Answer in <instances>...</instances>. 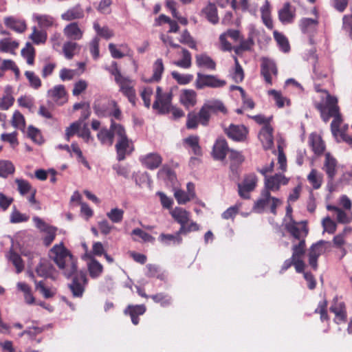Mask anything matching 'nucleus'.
Masks as SVG:
<instances>
[{"instance_id":"1","label":"nucleus","mask_w":352,"mask_h":352,"mask_svg":"<svg viewBox=\"0 0 352 352\" xmlns=\"http://www.w3.org/2000/svg\"><path fill=\"white\" fill-rule=\"evenodd\" d=\"M50 256L63 270L66 277L73 276L72 282L69 285L73 296L76 298L82 297L87 284L86 273L77 272L76 260L70 252L60 243L56 244L50 250Z\"/></svg>"},{"instance_id":"2","label":"nucleus","mask_w":352,"mask_h":352,"mask_svg":"<svg viewBox=\"0 0 352 352\" xmlns=\"http://www.w3.org/2000/svg\"><path fill=\"white\" fill-rule=\"evenodd\" d=\"M317 109L324 122H327L331 118L333 121L331 124V131L337 142H345L352 146V136L348 135L343 131H340L339 126L342 122V118L338 105V98L334 96L327 94L326 103L317 105Z\"/></svg>"},{"instance_id":"3","label":"nucleus","mask_w":352,"mask_h":352,"mask_svg":"<svg viewBox=\"0 0 352 352\" xmlns=\"http://www.w3.org/2000/svg\"><path fill=\"white\" fill-rule=\"evenodd\" d=\"M111 128L116 129V135L118 136V142L116 144L117 159L122 161L126 155L131 154L134 150L133 144L126 134L124 128L120 124L111 122Z\"/></svg>"},{"instance_id":"4","label":"nucleus","mask_w":352,"mask_h":352,"mask_svg":"<svg viewBox=\"0 0 352 352\" xmlns=\"http://www.w3.org/2000/svg\"><path fill=\"white\" fill-rule=\"evenodd\" d=\"M172 217L180 224L179 233H188L192 231H197L199 229V225L190 220V214L186 210L175 207L170 211Z\"/></svg>"},{"instance_id":"5","label":"nucleus","mask_w":352,"mask_h":352,"mask_svg":"<svg viewBox=\"0 0 352 352\" xmlns=\"http://www.w3.org/2000/svg\"><path fill=\"white\" fill-rule=\"evenodd\" d=\"M282 204V201L276 197L271 196V193L264 188L262 189L260 197L255 201L253 206L256 212H263L265 207L270 206L272 214H276V208Z\"/></svg>"},{"instance_id":"6","label":"nucleus","mask_w":352,"mask_h":352,"mask_svg":"<svg viewBox=\"0 0 352 352\" xmlns=\"http://www.w3.org/2000/svg\"><path fill=\"white\" fill-rule=\"evenodd\" d=\"M173 94L172 92L168 91L164 93L160 87L156 89L155 100L153 104V108L157 110L160 113H166L170 111L171 101Z\"/></svg>"},{"instance_id":"7","label":"nucleus","mask_w":352,"mask_h":352,"mask_svg":"<svg viewBox=\"0 0 352 352\" xmlns=\"http://www.w3.org/2000/svg\"><path fill=\"white\" fill-rule=\"evenodd\" d=\"M226 85L224 80L220 79L215 75L203 74L197 73L195 80V87L197 89H202L204 87L221 88Z\"/></svg>"},{"instance_id":"8","label":"nucleus","mask_w":352,"mask_h":352,"mask_svg":"<svg viewBox=\"0 0 352 352\" xmlns=\"http://www.w3.org/2000/svg\"><path fill=\"white\" fill-rule=\"evenodd\" d=\"M96 113L100 117L111 118V122L113 119L120 120L122 118V111L115 100L109 101L107 105L102 107H95Z\"/></svg>"},{"instance_id":"9","label":"nucleus","mask_w":352,"mask_h":352,"mask_svg":"<svg viewBox=\"0 0 352 352\" xmlns=\"http://www.w3.org/2000/svg\"><path fill=\"white\" fill-rule=\"evenodd\" d=\"M289 181V179L281 173H276L272 176H265L263 188L270 193L271 192H277L280 190L282 185H287Z\"/></svg>"},{"instance_id":"10","label":"nucleus","mask_w":352,"mask_h":352,"mask_svg":"<svg viewBox=\"0 0 352 352\" xmlns=\"http://www.w3.org/2000/svg\"><path fill=\"white\" fill-rule=\"evenodd\" d=\"M328 242L325 241H319L313 244L309 251V264L314 270H317L318 258L326 251Z\"/></svg>"},{"instance_id":"11","label":"nucleus","mask_w":352,"mask_h":352,"mask_svg":"<svg viewBox=\"0 0 352 352\" xmlns=\"http://www.w3.org/2000/svg\"><path fill=\"white\" fill-rule=\"evenodd\" d=\"M258 182L257 176L251 173L245 176L243 182L238 184L239 194L243 199L250 198V192L256 188Z\"/></svg>"},{"instance_id":"12","label":"nucleus","mask_w":352,"mask_h":352,"mask_svg":"<svg viewBox=\"0 0 352 352\" xmlns=\"http://www.w3.org/2000/svg\"><path fill=\"white\" fill-rule=\"evenodd\" d=\"M116 82L120 87V91L127 97L133 106L135 105L136 96L132 80L128 77L123 76Z\"/></svg>"},{"instance_id":"13","label":"nucleus","mask_w":352,"mask_h":352,"mask_svg":"<svg viewBox=\"0 0 352 352\" xmlns=\"http://www.w3.org/2000/svg\"><path fill=\"white\" fill-rule=\"evenodd\" d=\"M261 67V75L265 81L269 85H272V76H276L278 73L275 63L272 60L263 58Z\"/></svg>"},{"instance_id":"14","label":"nucleus","mask_w":352,"mask_h":352,"mask_svg":"<svg viewBox=\"0 0 352 352\" xmlns=\"http://www.w3.org/2000/svg\"><path fill=\"white\" fill-rule=\"evenodd\" d=\"M285 228L294 239H298L299 241L304 239L308 232L305 222H296L293 219L285 224Z\"/></svg>"},{"instance_id":"15","label":"nucleus","mask_w":352,"mask_h":352,"mask_svg":"<svg viewBox=\"0 0 352 352\" xmlns=\"http://www.w3.org/2000/svg\"><path fill=\"white\" fill-rule=\"evenodd\" d=\"M318 26L317 19L302 18L299 22V27L303 34L309 36V42L313 44V36L316 33Z\"/></svg>"},{"instance_id":"16","label":"nucleus","mask_w":352,"mask_h":352,"mask_svg":"<svg viewBox=\"0 0 352 352\" xmlns=\"http://www.w3.org/2000/svg\"><path fill=\"white\" fill-rule=\"evenodd\" d=\"M296 17V9L289 3H285L278 10V19L284 24L292 23Z\"/></svg>"},{"instance_id":"17","label":"nucleus","mask_w":352,"mask_h":352,"mask_svg":"<svg viewBox=\"0 0 352 352\" xmlns=\"http://www.w3.org/2000/svg\"><path fill=\"white\" fill-rule=\"evenodd\" d=\"M225 133L230 139L241 142L245 139L248 129L243 125L230 124L225 129Z\"/></svg>"},{"instance_id":"18","label":"nucleus","mask_w":352,"mask_h":352,"mask_svg":"<svg viewBox=\"0 0 352 352\" xmlns=\"http://www.w3.org/2000/svg\"><path fill=\"white\" fill-rule=\"evenodd\" d=\"M322 170L326 173L329 181L332 182L337 173L338 162L329 153L325 154Z\"/></svg>"},{"instance_id":"19","label":"nucleus","mask_w":352,"mask_h":352,"mask_svg":"<svg viewBox=\"0 0 352 352\" xmlns=\"http://www.w3.org/2000/svg\"><path fill=\"white\" fill-rule=\"evenodd\" d=\"M272 132V127L270 124H265L258 133V138L265 149L271 148L274 144Z\"/></svg>"},{"instance_id":"20","label":"nucleus","mask_w":352,"mask_h":352,"mask_svg":"<svg viewBox=\"0 0 352 352\" xmlns=\"http://www.w3.org/2000/svg\"><path fill=\"white\" fill-rule=\"evenodd\" d=\"M229 151L226 140L218 138L213 146L212 156L216 160H223Z\"/></svg>"},{"instance_id":"21","label":"nucleus","mask_w":352,"mask_h":352,"mask_svg":"<svg viewBox=\"0 0 352 352\" xmlns=\"http://www.w3.org/2000/svg\"><path fill=\"white\" fill-rule=\"evenodd\" d=\"M142 164L148 169L153 170L162 164V157L156 153H151L140 158Z\"/></svg>"},{"instance_id":"22","label":"nucleus","mask_w":352,"mask_h":352,"mask_svg":"<svg viewBox=\"0 0 352 352\" xmlns=\"http://www.w3.org/2000/svg\"><path fill=\"white\" fill-rule=\"evenodd\" d=\"M114 135H116V129L111 128V124L109 129L102 128L97 134V138L102 145L111 146L113 144Z\"/></svg>"},{"instance_id":"23","label":"nucleus","mask_w":352,"mask_h":352,"mask_svg":"<svg viewBox=\"0 0 352 352\" xmlns=\"http://www.w3.org/2000/svg\"><path fill=\"white\" fill-rule=\"evenodd\" d=\"M63 34L69 39L78 41L82 38L83 31L79 28L78 23L73 22L64 28Z\"/></svg>"},{"instance_id":"24","label":"nucleus","mask_w":352,"mask_h":352,"mask_svg":"<svg viewBox=\"0 0 352 352\" xmlns=\"http://www.w3.org/2000/svg\"><path fill=\"white\" fill-rule=\"evenodd\" d=\"M179 101L187 109L192 107L197 103V93L193 89H183L179 95Z\"/></svg>"},{"instance_id":"25","label":"nucleus","mask_w":352,"mask_h":352,"mask_svg":"<svg viewBox=\"0 0 352 352\" xmlns=\"http://www.w3.org/2000/svg\"><path fill=\"white\" fill-rule=\"evenodd\" d=\"M84 16V10L79 4L69 8L61 14V19L66 21L81 19Z\"/></svg>"},{"instance_id":"26","label":"nucleus","mask_w":352,"mask_h":352,"mask_svg":"<svg viewBox=\"0 0 352 352\" xmlns=\"http://www.w3.org/2000/svg\"><path fill=\"white\" fill-rule=\"evenodd\" d=\"M47 96L54 101L63 104L67 100L66 91L64 85H58L47 91Z\"/></svg>"},{"instance_id":"27","label":"nucleus","mask_w":352,"mask_h":352,"mask_svg":"<svg viewBox=\"0 0 352 352\" xmlns=\"http://www.w3.org/2000/svg\"><path fill=\"white\" fill-rule=\"evenodd\" d=\"M146 311V307L144 305H129L124 311V314L129 315L131 322L137 325L139 323L138 316L143 315Z\"/></svg>"},{"instance_id":"28","label":"nucleus","mask_w":352,"mask_h":352,"mask_svg":"<svg viewBox=\"0 0 352 352\" xmlns=\"http://www.w3.org/2000/svg\"><path fill=\"white\" fill-rule=\"evenodd\" d=\"M330 311L336 315L334 321L337 324L345 321L346 318V314L344 302H338L337 300H334L332 305L330 307Z\"/></svg>"},{"instance_id":"29","label":"nucleus","mask_w":352,"mask_h":352,"mask_svg":"<svg viewBox=\"0 0 352 352\" xmlns=\"http://www.w3.org/2000/svg\"><path fill=\"white\" fill-rule=\"evenodd\" d=\"M5 25L14 30L18 33L23 32L26 29V23L24 20L15 18L14 16H8L4 19Z\"/></svg>"},{"instance_id":"30","label":"nucleus","mask_w":352,"mask_h":352,"mask_svg":"<svg viewBox=\"0 0 352 352\" xmlns=\"http://www.w3.org/2000/svg\"><path fill=\"white\" fill-rule=\"evenodd\" d=\"M204 107L212 113H217L219 112L226 114L227 113V109L223 103L216 99H211L206 100L204 104Z\"/></svg>"},{"instance_id":"31","label":"nucleus","mask_w":352,"mask_h":352,"mask_svg":"<svg viewBox=\"0 0 352 352\" xmlns=\"http://www.w3.org/2000/svg\"><path fill=\"white\" fill-rule=\"evenodd\" d=\"M179 233V230L174 234H161L159 236V241L165 245H179L182 242V238Z\"/></svg>"},{"instance_id":"32","label":"nucleus","mask_w":352,"mask_h":352,"mask_svg":"<svg viewBox=\"0 0 352 352\" xmlns=\"http://www.w3.org/2000/svg\"><path fill=\"white\" fill-rule=\"evenodd\" d=\"M164 71V66L162 58H157L153 65V75L148 79L144 80L145 82H158L161 80L162 74Z\"/></svg>"},{"instance_id":"33","label":"nucleus","mask_w":352,"mask_h":352,"mask_svg":"<svg viewBox=\"0 0 352 352\" xmlns=\"http://www.w3.org/2000/svg\"><path fill=\"white\" fill-rule=\"evenodd\" d=\"M36 272L41 277H53L54 268L49 261L43 260L36 267Z\"/></svg>"},{"instance_id":"34","label":"nucleus","mask_w":352,"mask_h":352,"mask_svg":"<svg viewBox=\"0 0 352 352\" xmlns=\"http://www.w3.org/2000/svg\"><path fill=\"white\" fill-rule=\"evenodd\" d=\"M33 19L38 23L41 28H49L56 25L55 19L48 14H34Z\"/></svg>"},{"instance_id":"35","label":"nucleus","mask_w":352,"mask_h":352,"mask_svg":"<svg viewBox=\"0 0 352 352\" xmlns=\"http://www.w3.org/2000/svg\"><path fill=\"white\" fill-rule=\"evenodd\" d=\"M201 13L205 16L208 21L212 24L218 23L219 17L217 15V10L214 3H209L204 8H203Z\"/></svg>"},{"instance_id":"36","label":"nucleus","mask_w":352,"mask_h":352,"mask_svg":"<svg viewBox=\"0 0 352 352\" xmlns=\"http://www.w3.org/2000/svg\"><path fill=\"white\" fill-rule=\"evenodd\" d=\"M196 63L199 67H205L208 69L214 70L216 68L215 62L208 55L202 54L196 56Z\"/></svg>"},{"instance_id":"37","label":"nucleus","mask_w":352,"mask_h":352,"mask_svg":"<svg viewBox=\"0 0 352 352\" xmlns=\"http://www.w3.org/2000/svg\"><path fill=\"white\" fill-rule=\"evenodd\" d=\"M174 197L179 204H185L195 197V192H186L179 188H174Z\"/></svg>"},{"instance_id":"38","label":"nucleus","mask_w":352,"mask_h":352,"mask_svg":"<svg viewBox=\"0 0 352 352\" xmlns=\"http://www.w3.org/2000/svg\"><path fill=\"white\" fill-rule=\"evenodd\" d=\"M199 138L197 135H190L184 140V143L190 147L196 155H201V148L199 144Z\"/></svg>"},{"instance_id":"39","label":"nucleus","mask_w":352,"mask_h":352,"mask_svg":"<svg viewBox=\"0 0 352 352\" xmlns=\"http://www.w3.org/2000/svg\"><path fill=\"white\" fill-rule=\"evenodd\" d=\"M93 28L98 36L102 37L106 40H108L114 36V32L112 30L107 26L101 27L97 21L94 23Z\"/></svg>"},{"instance_id":"40","label":"nucleus","mask_w":352,"mask_h":352,"mask_svg":"<svg viewBox=\"0 0 352 352\" xmlns=\"http://www.w3.org/2000/svg\"><path fill=\"white\" fill-rule=\"evenodd\" d=\"M273 34L274 39L280 50L285 53L288 52L290 50V45L286 36L278 31H274Z\"/></svg>"},{"instance_id":"41","label":"nucleus","mask_w":352,"mask_h":352,"mask_svg":"<svg viewBox=\"0 0 352 352\" xmlns=\"http://www.w3.org/2000/svg\"><path fill=\"white\" fill-rule=\"evenodd\" d=\"M310 144L316 154L320 155L324 151L325 146L321 138L317 135H311L309 138Z\"/></svg>"},{"instance_id":"42","label":"nucleus","mask_w":352,"mask_h":352,"mask_svg":"<svg viewBox=\"0 0 352 352\" xmlns=\"http://www.w3.org/2000/svg\"><path fill=\"white\" fill-rule=\"evenodd\" d=\"M307 180L311 184L314 189H318L322 184V175L317 170L312 169L307 175Z\"/></svg>"},{"instance_id":"43","label":"nucleus","mask_w":352,"mask_h":352,"mask_svg":"<svg viewBox=\"0 0 352 352\" xmlns=\"http://www.w3.org/2000/svg\"><path fill=\"white\" fill-rule=\"evenodd\" d=\"M82 127L81 120H77L72 122L65 129V138L67 141H69L70 138L74 135H77L81 132L80 129Z\"/></svg>"},{"instance_id":"44","label":"nucleus","mask_w":352,"mask_h":352,"mask_svg":"<svg viewBox=\"0 0 352 352\" xmlns=\"http://www.w3.org/2000/svg\"><path fill=\"white\" fill-rule=\"evenodd\" d=\"M21 55L26 60L28 65H32L34 64L35 50L31 43H26L25 47L21 50Z\"/></svg>"},{"instance_id":"45","label":"nucleus","mask_w":352,"mask_h":352,"mask_svg":"<svg viewBox=\"0 0 352 352\" xmlns=\"http://www.w3.org/2000/svg\"><path fill=\"white\" fill-rule=\"evenodd\" d=\"M124 214V212L122 209L113 208L107 212L106 215L112 223H119L122 221Z\"/></svg>"},{"instance_id":"46","label":"nucleus","mask_w":352,"mask_h":352,"mask_svg":"<svg viewBox=\"0 0 352 352\" xmlns=\"http://www.w3.org/2000/svg\"><path fill=\"white\" fill-rule=\"evenodd\" d=\"M88 270L91 277L96 278L102 274L103 267L98 261L92 259L88 263Z\"/></svg>"},{"instance_id":"47","label":"nucleus","mask_w":352,"mask_h":352,"mask_svg":"<svg viewBox=\"0 0 352 352\" xmlns=\"http://www.w3.org/2000/svg\"><path fill=\"white\" fill-rule=\"evenodd\" d=\"M183 57L181 60H175L173 63L181 68L188 69L191 66V54L186 49L182 50Z\"/></svg>"},{"instance_id":"48","label":"nucleus","mask_w":352,"mask_h":352,"mask_svg":"<svg viewBox=\"0 0 352 352\" xmlns=\"http://www.w3.org/2000/svg\"><path fill=\"white\" fill-rule=\"evenodd\" d=\"M268 94L270 96H272L274 100H275L276 104L278 107L282 108L285 106V103L289 105V100L287 98L284 97L280 91H278L275 89H271L268 91Z\"/></svg>"},{"instance_id":"49","label":"nucleus","mask_w":352,"mask_h":352,"mask_svg":"<svg viewBox=\"0 0 352 352\" xmlns=\"http://www.w3.org/2000/svg\"><path fill=\"white\" fill-rule=\"evenodd\" d=\"M15 182L17 185V189L19 193L23 196L25 195L28 192L30 193L33 190L36 189L33 188L27 180L16 179Z\"/></svg>"},{"instance_id":"50","label":"nucleus","mask_w":352,"mask_h":352,"mask_svg":"<svg viewBox=\"0 0 352 352\" xmlns=\"http://www.w3.org/2000/svg\"><path fill=\"white\" fill-rule=\"evenodd\" d=\"M172 77L179 85H185L190 83L193 79V75L190 74H180L176 71L171 72Z\"/></svg>"},{"instance_id":"51","label":"nucleus","mask_w":352,"mask_h":352,"mask_svg":"<svg viewBox=\"0 0 352 352\" xmlns=\"http://www.w3.org/2000/svg\"><path fill=\"white\" fill-rule=\"evenodd\" d=\"M292 256L294 259L302 258L305 252V239L300 240L298 244H294L292 247Z\"/></svg>"},{"instance_id":"52","label":"nucleus","mask_w":352,"mask_h":352,"mask_svg":"<svg viewBox=\"0 0 352 352\" xmlns=\"http://www.w3.org/2000/svg\"><path fill=\"white\" fill-rule=\"evenodd\" d=\"M47 33L43 30H38L36 27L33 28L32 33L30 38L37 45L44 43L47 40Z\"/></svg>"},{"instance_id":"53","label":"nucleus","mask_w":352,"mask_h":352,"mask_svg":"<svg viewBox=\"0 0 352 352\" xmlns=\"http://www.w3.org/2000/svg\"><path fill=\"white\" fill-rule=\"evenodd\" d=\"M9 260L16 267L17 274L21 273L23 270L24 264L20 255L11 250L9 254Z\"/></svg>"},{"instance_id":"54","label":"nucleus","mask_w":352,"mask_h":352,"mask_svg":"<svg viewBox=\"0 0 352 352\" xmlns=\"http://www.w3.org/2000/svg\"><path fill=\"white\" fill-rule=\"evenodd\" d=\"M78 44L73 41H67L64 43L63 47V52L65 57L67 59H72L77 50Z\"/></svg>"},{"instance_id":"55","label":"nucleus","mask_w":352,"mask_h":352,"mask_svg":"<svg viewBox=\"0 0 352 352\" xmlns=\"http://www.w3.org/2000/svg\"><path fill=\"white\" fill-rule=\"evenodd\" d=\"M71 153H74L77 157V160L79 162H81L85 167H87L88 169H90V166L86 158L83 156L82 152L80 150V147L78 146V144L74 142L71 144Z\"/></svg>"},{"instance_id":"56","label":"nucleus","mask_w":352,"mask_h":352,"mask_svg":"<svg viewBox=\"0 0 352 352\" xmlns=\"http://www.w3.org/2000/svg\"><path fill=\"white\" fill-rule=\"evenodd\" d=\"M12 126L19 130L24 131L25 128V122L24 116L19 111H16L12 116Z\"/></svg>"},{"instance_id":"57","label":"nucleus","mask_w":352,"mask_h":352,"mask_svg":"<svg viewBox=\"0 0 352 352\" xmlns=\"http://www.w3.org/2000/svg\"><path fill=\"white\" fill-rule=\"evenodd\" d=\"M19 43L10 38H3L0 41V51L3 52H11L17 48Z\"/></svg>"},{"instance_id":"58","label":"nucleus","mask_w":352,"mask_h":352,"mask_svg":"<svg viewBox=\"0 0 352 352\" xmlns=\"http://www.w3.org/2000/svg\"><path fill=\"white\" fill-rule=\"evenodd\" d=\"M25 76L28 80L30 86L34 89H38L41 86V80L40 78L35 74L34 72L31 71H26Z\"/></svg>"},{"instance_id":"59","label":"nucleus","mask_w":352,"mask_h":352,"mask_svg":"<svg viewBox=\"0 0 352 352\" xmlns=\"http://www.w3.org/2000/svg\"><path fill=\"white\" fill-rule=\"evenodd\" d=\"M235 67L233 73L232 74V77L235 82L239 83L241 82L244 78V73L242 67L240 65L239 60L236 56L234 57Z\"/></svg>"},{"instance_id":"60","label":"nucleus","mask_w":352,"mask_h":352,"mask_svg":"<svg viewBox=\"0 0 352 352\" xmlns=\"http://www.w3.org/2000/svg\"><path fill=\"white\" fill-rule=\"evenodd\" d=\"M14 171V167L10 162L7 160L0 161V176L6 177Z\"/></svg>"},{"instance_id":"61","label":"nucleus","mask_w":352,"mask_h":352,"mask_svg":"<svg viewBox=\"0 0 352 352\" xmlns=\"http://www.w3.org/2000/svg\"><path fill=\"white\" fill-rule=\"evenodd\" d=\"M78 137L81 138L87 144H95L94 138L86 124H84L81 132L78 134Z\"/></svg>"},{"instance_id":"62","label":"nucleus","mask_w":352,"mask_h":352,"mask_svg":"<svg viewBox=\"0 0 352 352\" xmlns=\"http://www.w3.org/2000/svg\"><path fill=\"white\" fill-rule=\"evenodd\" d=\"M179 42L188 45L192 49H197L196 43L187 30L181 34Z\"/></svg>"},{"instance_id":"63","label":"nucleus","mask_w":352,"mask_h":352,"mask_svg":"<svg viewBox=\"0 0 352 352\" xmlns=\"http://www.w3.org/2000/svg\"><path fill=\"white\" fill-rule=\"evenodd\" d=\"M29 219V217L25 214L20 212L15 208L10 214V222L12 223H18L25 222Z\"/></svg>"},{"instance_id":"64","label":"nucleus","mask_w":352,"mask_h":352,"mask_svg":"<svg viewBox=\"0 0 352 352\" xmlns=\"http://www.w3.org/2000/svg\"><path fill=\"white\" fill-rule=\"evenodd\" d=\"M342 29L352 38V14L343 16Z\"/></svg>"}]
</instances>
